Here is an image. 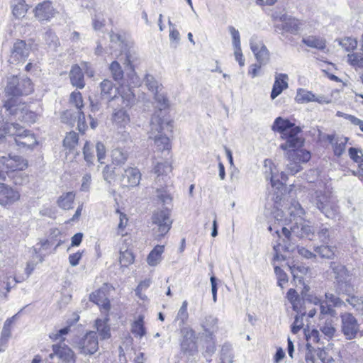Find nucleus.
Wrapping results in <instances>:
<instances>
[{
	"mask_svg": "<svg viewBox=\"0 0 363 363\" xmlns=\"http://www.w3.org/2000/svg\"><path fill=\"white\" fill-rule=\"evenodd\" d=\"M330 269L332 270L335 275V279L341 280L346 279L347 276V270L344 265L337 262H331L330 264Z\"/></svg>",
	"mask_w": 363,
	"mask_h": 363,
	"instance_id": "nucleus-36",
	"label": "nucleus"
},
{
	"mask_svg": "<svg viewBox=\"0 0 363 363\" xmlns=\"http://www.w3.org/2000/svg\"><path fill=\"white\" fill-rule=\"evenodd\" d=\"M274 233L277 235L279 241L273 247L276 254L274 259H279V252L281 250L285 251H292L293 246L295 245L298 238H308L313 240L315 231L313 228L306 223H296L289 230L286 227H282L280 230L278 228L274 227Z\"/></svg>",
	"mask_w": 363,
	"mask_h": 363,
	"instance_id": "nucleus-1",
	"label": "nucleus"
},
{
	"mask_svg": "<svg viewBox=\"0 0 363 363\" xmlns=\"http://www.w3.org/2000/svg\"><path fill=\"white\" fill-rule=\"evenodd\" d=\"M311 203L328 218H333L337 213L336 201L330 192L315 191Z\"/></svg>",
	"mask_w": 363,
	"mask_h": 363,
	"instance_id": "nucleus-5",
	"label": "nucleus"
},
{
	"mask_svg": "<svg viewBox=\"0 0 363 363\" xmlns=\"http://www.w3.org/2000/svg\"><path fill=\"white\" fill-rule=\"evenodd\" d=\"M274 131L280 133L282 138L286 140L284 143L280 145L283 150H287L289 148H298L303 144V139L298 135L301 130L300 127L295 126L289 120L278 117L275 119L272 125Z\"/></svg>",
	"mask_w": 363,
	"mask_h": 363,
	"instance_id": "nucleus-3",
	"label": "nucleus"
},
{
	"mask_svg": "<svg viewBox=\"0 0 363 363\" xmlns=\"http://www.w3.org/2000/svg\"><path fill=\"white\" fill-rule=\"evenodd\" d=\"M70 102L73 104L79 110L83 107V100L82 94L79 91H73L70 94Z\"/></svg>",
	"mask_w": 363,
	"mask_h": 363,
	"instance_id": "nucleus-62",
	"label": "nucleus"
},
{
	"mask_svg": "<svg viewBox=\"0 0 363 363\" xmlns=\"http://www.w3.org/2000/svg\"><path fill=\"white\" fill-rule=\"evenodd\" d=\"M108 318L104 320L97 319L95 326L101 339H108L111 337L110 327L107 323Z\"/></svg>",
	"mask_w": 363,
	"mask_h": 363,
	"instance_id": "nucleus-37",
	"label": "nucleus"
},
{
	"mask_svg": "<svg viewBox=\"0 0 363 363\" xmlns=\"http://www.w3.org/2000/svg\"><path fill=\"white\" fill-rule=\"evenodd\" d=\"M144 80L148 90L153 94L162 90V84H159L152 75L146 74Z\"/></svg>",
	"mask_w": 363,
	"mask_h": 363,
	"instance_id": "nucleus-47",
	"label": "nucleus"
},
{
	"mask_svg": "<svg viewBox=\"0 0 363 363\" xmlns=\"http://www.w3.org/2000/svg\"><path fill=\"white\" fill-rule=\"evenodd\" d=\"M69 79L73 86L80 89L84 87V73L79 65H74L72 67L69 72Z\"/></svg>",
	"mask_w": 363,
	"mask_h": 363,
	"instance_id": "nucleus-23",
	"label": "nucleus"
},
{
	"mask_svg": "<svg viewBox=\"0 0 363 363\" xmlns=\"http://www.w3.org/2000/svg\"><path fill=\"white\" fill-rule=\"evenodd\" d=\"M4 107L11 115L16 116L19 120L26 123H34L38 119V115L29 110L26 104L18 99H8L4 102Z\"/></svg>",
	"mask_w": 363,
	"mask_h": 363,
	"instance_id": "nucleus-6",
	"label": "nucleus"
},
{
	"mask_svg": "<svg viewBox=\"0 0 363 363\" xmlns=\"http://www.w3.org/2000/svg\"><path fill=\"white\" fill-rule=\"evenodd\" d=\"M288 80L289 77L286 74L276 73L270 96L272 99L277 98L284 90L288 88Z\"/></svg>",
	"mask_w": 363,
	"mask_h": 363,
	"instance_id": "nucleus-18",
	"label": "nucleus"
},
{
	"mask_svg": "<svg viewBox=\"0 0 363 363\" xmlns=\"http://www.w3.org/2000/svg\"><path fill=\"white\" fill-rule=\"evenodd\" d=\"M334 318H326L322 320H320V330L329 339L333 338L336 333Z\"/></svg>",
	"mask_w": 363,
	"mask_h": 363,
	"instance_id": "nucleus-25",
	"label": "nucleus"
},
{
	"mask_svg": "<svg viewBox=\"0 0 363 363\" xmlns=\"http://www.w3.org/2000/svg\"><path fill=\"white\" fill-rule=\"evenodd\" d=\"M150 127L149 138L154 140L157 150L169 153L171 149L169 138L162 134V130L166 129L167 131L172 132L173 129L172 121L163 119L162 111H156L151 118Z\"/></svg>",
	"mask_w": 363,
	"mask_h": 363,
	"instance_id": "nucleus-2",
	"label": "nucleus"
},
{
	"mask_svg": "<svg viewBox=\"0 0 363 363\" xmlns=\"http://www.w3.org/2000/svg\"><path fill=\"white\" fill-rule=\"evenodd\" d=\"M101 95L106 97L108 101L116 97V88L110 79H104L100 83Z\"/></svg>",
	"mask_w": 363,
	"mask_h": 363,
	"instance_id": "nucleus-26",
	"label": "nucleus"
},
{
	"mask_svg": "<svg viewBox=\"0 0 363 363\" xmlns=\"http://www.w3.org/2000/svg\"><path fill=\"white\" fill-rule=\"evenodd\" d=\"M302 43L306 45L323 50L325 48V40L321 38L315 36H308L302 39Z\"/></svg>",
	"mask_w": 363,
	"mask_h": 363,
	"instance_id": "nucleus-34",
	"label": "nucleus"
},
{
	"mask_svg": "<svg viewBox=\"0 0 363 363\" xmlns=\"http://www.w3.org/2000/svg\"><path fill=\"white\" fill-rule=\"evenodd\" d=\"M141 174L138 169L128 167L122 174V182L125 186H136L140 184Z\"/></svg>",
	"mask_w": 363,
	"mask_h": 363,
	"instance_id": "nucleus-19",
	"label": "nucleus"
},
{
	"mask_svg": "<svg viewBox=\"0 0 363 363\" xmlns=\"http://www.w3.org/2000/svg\"><path fill=\"white\" fill-rule=\"evenodd\" d=\"M301 26V23L298 19L291 17V19L285 23L281 24L282 30L291 34H296Z\"/></svg>",
	"mask_w": 363,
	"mask_h": 363,
	"instance_id": "nucleus-40",
	"label": "nucleus"
},
{
	"mask_svg": "<svg viewBox=\"0 0 363 363\" xmlns=\"http://www.w3.org/2000/svg\"><path fill=\"white\" fill-rule=\"evenodd\" d=\"M20 87H21L22 95H28L33 90L32 82L28 78L22 79L20 81Z\"/></svg>",
	"mask_w": 363,
	"mask_h": 363,
	"instance_id": "nucleus-63",
	"label": "nucleus"
},
{
	"mask_svg": "<svg viewBox=\"0 0 363 363\" xmlns=\"http://www.w3.org/2000/svg\"><path fill=\"white\" fill-rule=\"evenodd\" d=\"M113 120L116 124H118L121 127H124L126 124L128 123L130 118L126 111L121 108L116 111L113 113Z\"/></svg>",
	"mask_w": 363,
	"mask_h": 363,
	"instance_id": "nucleus-42",
	"label": "nucleus"
},
{
	"mask_svg": "<svg viewBox=\"0 0 363 363\" xmlns=\"http://www.w3.org/2000/svg\"><path fill=\"white\" fill-rule=\"evenodd\" d=\"M6 96H11L9 99H18V96L22 95L21 87H20V80L17 77H12L9 79L5 88Z\"/></svg>",
	"mask_w": 363,
	"mask_h": 363,
	"instance_id": "nucleus-24",
	"label": "nucleus"
},
{
	"mask_svg": "<svg viewBox=\"0 0 363 363\" xmlns=\"http://www.w3.org/2000/svg\"><path fill=\"white\" fill-rule=\"evenodd\" d=\"M155 94V101L160 104V107L158 111H161L163 116V119H166L164 118V113L162 111V108H165L169 106L168 99L165 96V95L161 92V91H158Z\"/></svg>",
	"mask_w": 363,
	"mask_h": 363,
	"instance_id": "nucleus-58",
	"label": "nucleus"
},
{
	"mask_svg": "<svg viewBox=\"0 0 363 363\" xmlns=\"http://www.w3.org/2000/svg\"><path fill=\"white\" fill-rule=\"evenodd\" d=\"M34 13L38 21H48L55 16V11L51 2L43 1L35 6Z\"/></svg>",
	"mask_w": 363,
	"mask_h": 363,
	"instance_id": "nucleus-17",
	"label": "nucleus"
},
{
	"mask_svg": "<svg viewBox=\"0 0 363 363\" xmlns=\"http://www.w3.org/2000/svg\"><path fill=\"white\" fill-rule=\"evenodd\" d=\"M325 296L327 301L332 303L333 307L340 308L343 306H345V301H343L338 296H337L333 294L325 293Z\"/></svg>",
	"mask_w": 363,
	"mask_h": 363,
	"instance_id": "nucleus-60",
	"label": "nucleus"
},
{
	"mask_svg": "<svg viewBox=\"0 0 363 363\" xmlns=\"http://www.w3.org/2000/svg\"><path fill=\"white\" fill-rule=\"evenodd\" d=\"M289 148V150H290ZM292 150H289L287 154V157L296 160L300 164L306 163L311 159V153L309 151L306 150H294V148H291Z\"/></svg>",
	"mask_w": 363,
	"mask_h": 363,
	"instance_id": "nucleus-29",
	"label": "nucleus"
},
{
	"mask_svg": "<svg viewBox=\"0 0 363 363\" xmlns=\"http://www.w3.org/2000/svg\"><path fill=\"white\" fill-rule=\"evenodd\" d=\"M108 69L113 79L118 84L122 83L124 77V72L119 62L117 61H113L110 64Z\"/></svg>",
	"mask_w": 363,
	"mask_h": 363,
	"instance_id": "nucleus-32",
	"label": "nucleus"
},
{
	"mask_svg": "<svg viewBox=\"0 0 363 363\" xmlns=\"http://www.w3.org/2000/svg\"><path fill=\"white\" fill-rule=\"evenodd\" d=\"M339 44L346 51L350 52L354 50L357 48V41L354 38L347 37L340 40Z\"/></svg>",
	"mask_w": 363,
	"mask_h": 363,
	"instance_id": "nucleus-55",
	"label": "nucleus"
},
{
	"mask_svg": "<svg viewBox=\"0 0 363 363\" xmlns=\"http://www.w3.org/2000/svg\"><path fill=\"white\" fill-rule=\"evenodd\" d=\"M320 319L322 320L326 318H335L336 317V311L333 308L331 305L328 303V301H323L320 303Z\"/></svg>",
	"mask_w": 363,
	"mask_h": 363,
	"instance_id": "nucleus-41",
	"label": "nucleus"
},
{
	"mask_svg": "<svg viewBox=\"0 0 363 363\" xmlns=\"http://www.w3.org/2000/svg\"><path fill=\"white\" fill-rule=\"evenodd\" d=\"M27 11V5L21 1L13 6L12 13L16 18H21L25 16Z\"/></svg>",
	"mask_w": 363,
	"mask_h": 363,
	"instance_id": "nucleus-54",
	"label": "nucleus"
},
{
	"mask_svg": "<svg viewBox=\"0 0 363 363\" xmlns=\"http://www.w3.org/2000/svg\"><path fill=\"white\" fill-rule=\"evenodd\" d=\"M21 199L20 191L5 183H0V206L9 208Z\"/></svg>",
	"mask_w": 363,
	"mask_h": 363,
	"instance_id": "nucleus-10",
	"label": "nucleus"
},
{
	"mask_svg": "<svg viewBox=\"0 0 363 363\" xmlns=\"http://www.w3.org/2000/svg\"><path fill=\"white\" fill-rule=\"evenodd\" d=\"M16 123H6L2 125L0 127V143H1L4 139H6L7 141L12 140L13 134H15L16 131Z\"/></svg>",
	"mask_w": 363,
	"mask_h": 363,
	"instance_id": "nucleus-31",
	"label": "nucleus"
},
{
	"mask_svg": "<svg viewBox=\"0 0 363 363\" xmlns=\"http://www.w3.org/2000/svg\"><path fill=\"white\" fill-rule=\"evenodd\" d=\"M123 103L125 106H132L135 101V96L133 91L130 88L123 89L121 94Z\"/></svg>",
	"mask_w": 363,
	"mask_h": 363,
	"instance_id": "nucleus-52",
	"label": "nucleus"
},
{
	"mask_svg": "<svg viewBox=\"0 0 363 363\" xmlns=\"http://www.w3.org/2000/svg\"><path fill=\"white\" fill-rule=\"evenodd\" d=\"M341 331L347 340H353L362 337L360 325L352 313L345 312L340 314Z\"/></svg>",
	"mask_w": 363,
	"mask_h": 363,
	"instance_id": "nucleus-8",
	"label": "nucleus"
},
{
	"mask_svg": "<svg viewBox=\"0 0 363 363\" xmlns=\"http://www.w3.org/2000/svg\"><path fill=\"white\" fill-rule=\"evenodd\" d=\"M134 261V256L133 252L126 249L125 247H121L120 248V257L119 262L121 267H127L131 264Z\"/></svg>",
	"mask_w": 363,
	"mask_h": 363,
	"instance_id": "nucleus-39",
	"label": "nucleus"
},
{
	"mask_svg": "<svg viewBox=\"0 0 363 363\" xmlns=\"http://www.w3.org/2000/svg\"><path fill=\"white\" fill-rule=\"evenodd\" d=\"M345 302L349 303L358 313L363 315V300L361 298L353 294L350 297H347Z\"/></svg>",
	"mask_w": 363,
	"mask_h": 363,
	"instance_id": "nucleus-46",
	"label": "nucleus"
},
{
	"mask_svg": "<svg viewBox=\"0 0 363 363\" xmlns=\"http://www.w3.org/2000/svg\"><path fill=\"white\" fill-rule=\"evenodd\" d=\"M90 301L98 305L105 313L110 309V303L106 295L105 291L99 289L90 295Z\"/></svg>",
	"mask_w": 363,
	"mask_h": 363,
	"instance_id": "nucleus-21",
	"label": "nucleus"
},
{
	"mask_svg": "<svg viewBox=\"0 0 363 363\" xmlns=\"http://www.w3.org/2000/svg\"><path fill=\"white\" fill-rule=\"evenodd\" d=\"M288 162L286 167L289 173L295 174L301 169V164L296 160L288 157Z\"/></svg>",
	"mask_w": 363,
	"mask_h": 363,
	"instance_id": "nucleus-61",
	"label": "nucleus"
},
{
	"mask_svg": "<svg viewBox=\"0 0 363 363\" xmlns=\"http://www.w3.org/2000/svg\"><path fill=\"white\" fill-rule=\"evenodd\" d=\"M295 100L298 104H305L313 101H316L320 104H328L329 102L328 101H326L323 96H316L312 93V91L304 89H298L297 90Z\"/></svg>",
	"mask_w": 363,
	"mask_h": 363,
	"instance_id": "nucleus-20",
	"label": "nucleus"
},
{
	"mask_svg": "<svg viewBox=\"0 0 363 363\" xmlns=\"http://www.w3.org/2000/svg\"><path fill=\"white\" fill-rule=\"evenodd\" d=\"M164 248V245H157L154 247L147 257V262L149 265L156 266L161 262Z\"/></svg>",
	"mask_w": 363,
	"mask_h": 363,
	"instance_id": "nucleus-30",
	"label": "nucleus"
},
{
	"mask_svg": "<svg viewBox=\"0 0 363 363\" xmlns=\"http://www.w3.org/2000/svg\"><path fill=\"white\" fill-rule=\"evenodd\" d=\"M250 48L255 56L257 62L266 65L269 60V52L262 41L258 40L257 36H252L250 41Z\"/></svg>",
	"mask_w": 363,
	"mask_h": 363,
	"instance_id": "nucleus-12",
	"label": "nucleus"
},
{
	"mask_svg": "<svg viewBox=\"0 0 363 363\" xmlns=\"http://www.w3.org/2000/svg\"><path fill=\"white\" fill-rule=\"evenodd\" d=\"M16 130L12 140H8L10 147L26 150L33 149L37 145L36 138L30 130H26L18 123H16Z\"/></svg>",
	"mask_w": 363,
	"mask_h": 363,
	"instance_id": "nucleus-7",
	"label": "nucleus"
},
{
	"mask_svg": "<svg viewBox=\"0 0 363 363\" xmlns=\"http://www.w3.org/2000/svg\"><path fill=\"white\" fill-rule=\"evenodd\" d=\"M77 348L82 354H94L99 349L96 333L94 331L87 333L77 343Z\"/></svg>",
	"mask_w": 363,
	"mask_h": 363,
	"instance_id": "nucleus-11",
	"label": "nucleus"
},
{
	"mask_svg": "<svg viewBox=\"0 0 363 363\" xmlns=\"http://www.w3.org/2000/svg\"><path fill=\"white\" fill-rule=\"evenodd\" d=\"M153 231L157 237H162L171 228L172 220L169 217V211L167 208L155 211L152 216Z\"/></svg>",
	"mask_w": 363,
	"mask_h": 363,
	"instance_id": "nucleus-9",
	"label": "nucleus"
},
{
	"mask_svg": "<svg viewBox=\"0 0 363 363\" xmlns=\"http://www.w3.org/2000/svg\"><path fill=\"white\" fill-rule=\"evenodd\" d=\"M111 157L113 162L119 165L124 164L127 159L128 155L125 152H123L121 149H114L111 152Z\"/></svg>",
	"mask_w": 363,
	"mask_h": 363,
	"instance_id": "nucleus-49",
	"label": "nucleus"
},
{
	"mask_svg": "<svg viewBox=\"0 0 363 363\" xmlns=\"http://www.w3.org/2000/svg\"><path fill=\"white\" fill-rule=\"evenodd\" d=\"M187 306L188 303L186 301H184L182 302V305L180 307L177 316H176V321H179V326L182 328H184V325L186 323L188 318H189V313L187 311Z\"/></svg>",
	"mask_w": 363,
	"mask_h": 363,
	"instance_id": "nucleus-43",
	"label": "nucleus"
},
{
	"mask_svg": "<svg viewBox=\"0 0 363 363\" xmlns=\"http://www.w3.org/2000/svg\"><path fill=\"white\" fill-rule=\"evenodd\" d=\"M83 155L84 160L88 165L93 164L94 160V155L90 143L86 141L83 147Z\"/></svg>",
	"mask_w": 363,
	"mask_h": 363,
	"instance_id": "nucleus-57",
	"label": "nucleus"
},
{
	"mask_svg": "<svg viewBox=\"0 0 363 363\" xmlns=\"http://www.w3.org/2000/svg\"><path fill=\"white\" fill-rule=\"evenodd\" d=\"M218 319L213 315H208L205 318L201 323V326L204 331L209 335L211 336L214 332L218 329L217 326Z\"/></svg>",
	"mask_w": 363,
	"mask_h": 363,
	"instance_id": "nucleus-35",
	"label": "nucleus"
},
{
	"mask_svg": "<svg viewBox=\"0 0 363 363\" xmlns=\"http://www.w3.org/2000/svg\"><path fill=\"white\" fill-rule=\"evenodd\" d=\"M183 339L181 342L182 350L189 354H193L197 350L196 335L194 331L187 327L181 328Z\"/></svg>",
	"mask_w": 363,
	"mask_h": 363,
	"instance_id": "nucleus-14",
	"label": "nucleus"
},
{
	"mask_svg": "<svg viewBox=\"0 0 363 363\" xmlns=\"http://www.w3.org/2000/svg\"><path fill=\"white\" fill-rule=\"evenodd\" d=\"M172 169L167 161L157 162L153 168V172L157 175L152 185V188L155 189V196L163 204H169L172 201V197L166 189L167 180L169 179L168 174Z\"/></svg>",
	"mask_w": 363,
	"mask_h": 363,
	"instance_id": "nucleus-4",
	"label": "nucleus"
},
{
	"mask_svg": "<svg viewBox=\"0 0 363 363\" xmlns=\"http://www.w3.org/2000/svg\"><path fill=\"white\" fill-rule=\"evenodd\" d=\"M286 297L291 303L294 311H298V308H302L301 300L295 289H290L287 292Z\"/></svg>",
	"mask_w": 363,
	"mask_h": 363,
	"instance_id": "nucleus-51",
	"label": "nucleus"
},
{
	"mask_svg": "<svg viewBox=\"0 0 363 363\" xmlns=\"http://www.w3.org/2000/svg\"><path fill=\"white\" fill-rule=\"evenodd\" d=\"M336 292L339 295H345L350 297L354 293V288L350 282L341 279L337 281Z\"/></svg>",
	"mask_w": 363,
	"mask_h": 363,
	"instance_id": "nucleus-33",
	"label": "nucleus"
},
{
	"mask_svg": "<svg viewBox=\"0 0 363 363\" xmlns=\"http://www.w3.org/2000/svg\"><path fill=\"white\" fill-rule=\"evenodd\" d=\"M228 30L232 35L233 45L234 48H240V37L239 31L235 29L233 26H229Z\"/></svg>",
	"mask_w": 363,
	"mask_h": 363,
	"instance_id": "nucleus-64",
	"label": "nucleus"
},
{
	"mask_svg": "<svg viewBox=\"0 0 363 363\" xmlns=\"http://www.w3.org/2000/svg\"><path fill=\"white\" fill-rule=\"evenodd\" d=\"M234 354L230 345L225 344L220 351L221 363H233Z\"/></svg>",
	"mask_w": 363,
	"mask_h": 363,
	"instance_id": "nucleus-45",
	"label": "nucleus"
},
{
	"mask_svg": "<svg viewBox=\"0 0 363 363\" xmlns=\"http://www.w3.org/2000/svg\"><path fill=\"white\" fill-rule=\"evenodd\" d=\"M287 213L291 216L300 217L305 213V211L298 201L293 200L291 201L290 206H289L287 208Z\"/></svg>",
	"mask_w": 363,
	"mask_h": 363,
	"instance_id": "nucleus-50",
	"label": "nucleus"
},
{
	"mask_svg": "<svg viewBox=\"0 0 363 363\" xmlns=\"http://www.w3.org/2000/svg\"><path fill=\"white\" fill-rule=\"evenodd\" d=\"M0 164L4 166L9 171L23 170L28 167L26 160L20 156L0 157Z\"/></svg>",
	"mask_w": 363,
	"mask_h": 363,
	"instance_id": "nucleus-15",
	"label": "nucleus"
},
{
	"mask_svg": "<svg viewBox=\"0 0 363 363\" xmlns=\"http://www.w3.org/2000/svg\"><path fill=\"white\" fill-rule=\"evenodd\" d=\"M291 273L294 277V281H298V283H301L303 277L302 274H305L306 272V268L304 267H290Z\"/></svg>",
	"mask_w": 363,
	"mask_h": 363,
	"instance_id": "nucleus-59",
	"label": "nucleus"
},
{
	"mask_svg": "<svg viewBox=\"0 0 363 363\" xmlns=\"http://www.w3.org/2000/svg\"><path fill=\"white\" fill-rule=\"evenodd\" d=\"M52 351L53 352L49 355L50 359H52L54 356H57L65 362H75L74 352L65 344L53 345Z\"/></svg>",
	"mask_w": 363,
	"mask_h": 363,
	"instance_id": "nucleus-16",
	"label": "nucleus"
},
{
	"mask_svg": "<svg viewBox=\"0 0 363 363\" xmlns=\"http://www.w3.org/2000/svg\"><path fill=\"white\" fill-rule=\"evenodd\" d=\"M31 50V45L23 40H17L11 50V60L13 62H25Z\"/></svg>",
	"mask_w": 363,
	"mask_h": 363,
	"instance_id": "nucleus-13",
	"label": "nucleus"
},
{
	"mask_svg": "<svg viewBox=\"0 0 363 363\" xmlns=\"http://www.w3.org/2000/svg\"><path fill=\"white\" fill-rule=\"evenodd\" d=\"M131 332L135 335L142 337L145 334V328L144 327L143 317L140 315L138 319L135 320L131 327Z\"/></svg>",
	"mask_w": 363,
	"mask_h": 363,
	"instance_id": "nucleus-48",
	"label": "nucleus"
},
{
	"mask_svg": "<svg viewBox=\"0 0 363 363\" xmlns=\"http://www.w3.org/2000/svg\"><path fill=\"white\" fill-rule=\"evenodd\" d=\"M347 61L352 66L363 67V53H352L347 55Z\"/></svg>",
	"mask_w": 363,
	"mask_h": 363,
	"instance_id": "nucleus-56",
	"label": "nucleus"
},
{
	"mask_svg": "<svg viewBox=\"0 0 363 363\" xmlns=\"http://www.w3.org/2000/svg\"><path fill=\"white\" fill-rule=\"evenodd\" d=\"M297 315L295 316L294 321L291 325V332L294 334L298 333V332L303 327V317L306 315V311L305 308H298V311H295Z\"/></svg>",
	"mask_w": 363,
	"mask_h": 363,
	"instance_id": "nucleus-38",
	"label": "nucleus"
},
{
	"mask_svg": "<svg viewBox=\"0 0 363 363\" xmlns=\"http://www.w3.org/2000/svg\"><path fill=\"white\" fill-rule=\"evenodd\" d=\"M283 203H284V201H283ZM283 206L284 204H282L281 201L280 202L275 203L274 208L272 211V214L275 221L278 222V224L280 225V228L277 226L275 224L273 225H269L268 230L271 233H272L273 230L274 231V227L278 228L280 230H281L282 227H284V225L285 224L286 220V212L283 209H279V207H283Z\"/></svg>",
	"mask_w": 363,
	"mask_h": 363,
	"instance_id": "nucleus-22",
	"label": "nucleus"
},
{
	"mask_svg": "<svg viewBox=\"0 0 363 363\" xmlns=\"http://www.w3.org/2000/svg\"><path fill=\"white\" fill-rule=\"evenodd\" d=\"M79 137L77 133L70 132L67 134L64 140L63 145L69 149H73L78 143Z\"/></svg>",
	"mask_w": 363,
	"mask_h": 363,
	"instance_id": "nucleus-53",
	"label": "nucleus"
},
{
	"mask_svg": "<svg viewBox=\"0 0 363 363\" xmlns=\"http://www.w3.org/2000/svg\"><path fill=\"white\" fill-rule=\"evenodd\" d=\"M75 199L74 191L63 193L57 201V206L64 210H69L72 208V204Z\"/></svg>",
	"mask_w": 363,
	"mask_h": 363,
	"instance_id": "nucleus-28",
	"label": "nucleus"
},
{
	"mask_svg": "<svg viewBox=\"0 0 363 363\" xmlns=\"http://www.w3.org/2000/svg\"><path fill=\"white\" fill-rule=\"evenodd\" d=\"M316 234L320 242L328 243L330 238V227L327 224H320L316 227Z\"/></svg>",
	"mask_w": 363,
	"mask_h": 363,
	"instance_id": "nucleus-44",
	"label": "nucleus"
},
{
	"mask_svg": "<svg viewBox=\"0 0 363 363\" xmlns=\"http://www.w3.org/2000/svg\"><path fill=\"white\" fill-rule=\"evenodd\" d=\"M323 243L319 246L314 247L315 252L321 258L333 259L335 256L336 247Z\"/></svg>",
	"mask_w": 363,
	"mask_h": 363,
	"instance_id": "nucleus-27",
	"label": "nucleus"
}]
</instances>
